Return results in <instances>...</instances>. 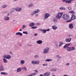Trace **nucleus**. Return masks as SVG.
<instances>
[{
  "label": "nucleus",
  "instance_id": "nucleus-10",
  "mask_svg": "<svg viewBox=\"0 0 76 76\" xmlns=\"http://www.w3.org/2000/svg\"><path fill=\"white\" fill-rule=\"evenodd\" d=\"M76 18V17L75 16V15L74 14H73L72 15V17L71 18V19H72V20H75V19Z\"/></svg>",
  "mask_w": 76,
  "mask_h": 76
},
{
  "label": "nucleus",
  "instance_id": "nucleus-28",
  "mask_svg": "<svg viewBox=\"0 0 76 76\" xmlns=\"http://www.w3.org/2000/svg\"><path fill=\"white\" fill-rule=\"evenodd\" d=\"M46 61H53L52 59H47L46 60Z\"/></svg>",
  "mask_w": 76,
  "mask_h": 76
},
{
  "label": "nucleus",
  "instance_id": "nucleus-36",
  "mask_svg": "<svg viewBox=\"0 0 76 76\" xmlns=\"http://www.w3.org/2000/svg\"><path fill=\"white\" fill-rule=\"evenodd\" d=\"M7 7V5H4L3 6H2V8H5V7Z\"/></svg>",
  "mask_w": 76,
  "mask_h": 76
},
{
  "label": "nucleus",
  "instance_id": "nucleus-61",
  "mask_svg": "<svg viewBox=\"0 0 76 76\" xmlns=\"http://www.w3.org/2000/svg\"><path fill=\"white\" fill-rule=\"evenodd\" d=\"M53 76H55V75H53Z\"/></svg>",
  "mask_w": 76,
  "mask_h": 76
},
{
  "label": "nucleus",
  "instance_id": "nucleus-41",
  "mask_svg": "<svg viewBox=\"0 0 76 76\" xmlns=\"http://www.w3.org/2000/svg\"><path fill=\"white\" fill-rule=\"evenodd\" d=\"M70 13H73L74 14L75 13V12H74L73 11H70Z\"/></svg>",
  "mask_w": 76,
  "mask_h": 76
},
{
  "label": "nucleus",
  "instance_id": "nucleus-35",
  "mask_svg": "<svg viewBox=\"0 0 76 76\" xmlns=\"http://www.w3.org/2000/svg\"><path fill=\"white\" fill-rule=\"evenodd\" d=\"M31 28L32 29H36V28H37V27L33 26Z\"/></svg>",
  "mask_w": 76,
  "mask_h": 76
},
{
  "label": "nucleus",
  "instance_id": "nucleus-50",
  "mask_svg": "<svg viewBox=\"0 0 76 76\" xmlns=\"http://www.w3.org/2000/svg\"><path fill=\"white\" fill-rule=\"evenodd\" d=\"M37 25H40V23H37Z\"/></svg>",
  "mask_w": 76,
  "mask_h": 76
},
{
  "label": "nucleus",
  "instance_id": "nucleus-4",
  "mask_svg": "<svg viewBox=\"0 0 76 76\" xmlns=\"http://www.w3.org/2000/svg\"><path fill=\"white\" fill-rule=\"evenodd\" d=\"M48 50H49V48H47L44 49V51L43 52V53H44V54L48 53Z\"/></svg>",
  "mask_w": 76,
  "mask_h": 76
},
{
  "label": "nucleus",
  "instance_id": "nucleus-13",
  "mask_svg": "<svg viewBox=\"0 0 76 76\" xmlns=\"http://www.w3.org/2000/svg\"><path fill=\"white\" fill-rule=\"evenodd\" d=\"M35 25V23H30L29 24V25L30 26H34Z\"/></svg>",
  "mask_w": 76,
  "mask_h": 76
},
{
  "label": "nucleus",
  "instance_id": "nucleus-39",
  "mask_svg": "<svg viewBox=\"0 0 76 76\" xmlns=\"http://www.w3.org/2000/svg\"><path fill=\"white\" fill-rule=\"evenodd\" d=\"M43 66H47V64H43Z\"/></svg>",
  "mask_w": 76,
  "mask_h": 76
},
{
  "label": "nucleus",
  "instance_id": "nucleus-18",
  "mask_svg": "<svg viewBox=\"0 0 76 76\" xmlns=\"http://www.w3.org/2000/svg\"><path fill=\"white\" fill-rule=\"evenodd\" d=\"M16 35H20V36H22V34L19 32H18L16 33Z\"/></svg>",
  "mask_w": 76,
  "mask_h": 76
},
{
  "label": "nucleus",
  "instance_id": "nucleus-37",
  "mask_svg": "<svg viewBox=\"0 0 76 76\" xmlns=\"http://www.w3.org/2000/svg\"><path fill=\"white\" fill-rule=\"evenodd\" d=\"M22 69H23V70H26L27 69H26V67H24L22 68Z\"/></svg>",
  "mask_w": 76,
  "mask_h": 76
},
{
  "label": "nucleus",
  "instance_id": "nucleus-1",
  "mask_svg": "<svg viewBox=\"0 0 76 76\" xmlns=\"http://www.w3.org/2000/svg\"><path fill=\"white\" fill-rule=\"evenodd\" d=\"M62 18L64 20H69L70 18H69V15L67 14H65L63 15V16H62Z\"/></svg>",
  "mask_w": 76,
  "mask_h": 76
},
{
  "label": "nucleus",
  "instance_id": "nucleus-11",
  "mask_svg": "<svg viewBox=\"0 0 76 76\" xmlns=\"http://www.w3.org/2000/svg\"><path fill=\"white\" fill-rule=\"evenodd\" d=\"M70 45V44H66L65 46L64 47V48H67V47L69 46V45Z\"/></svg>",
  "mask_w": 76,
  "mask_h": 76
},
{
  "label": "nucleus",
  "instance_id": "nucleus-49",
  "mask_svg": "<svg viewBox=\"0 0 76 76\" xmlns=\"http://www.w3.org/2000/svg\"><path fill=\"white\" fill-rule=\"evenodd\" d=\"M46 30V31H50V29H48Z\"/></svg>",
  "mask_w": 76,
  "mask_h": 76
},
{
  "label": "nucleus",
  "instance_id": "nucleus-22",
  "mask_svg": "<svg viewBox=\"0 0 76 76\" xmlns=\"http://www.w3.org/2000/svg\"><path fill=\"white\" fill-rule=\"evenodd\" d=\"M50 71H51V72H55V71H56V69L53 68L52 69H50Z\"/></svg>",
  "mask_w": 76,
  "mask_h": 76
},
{
  "label": "nucleus",
  "instance_id": "nucleus-57",
  "mask_svg": "<svg viewBox=\"0 0 76 76\" xmlns=\"http://www.w3.org/2000/svg\"><path fill=\"white\" fill-rule=\"evenodd\" d=\"M75 6L76 7V3H75Z\"/></svg>",
  "mask_w": 76,
  "mask_h": 76
},
{
  "label": "nucleus",
  "instance_id": "nucleus-44",
  "mask_svg": "<svg viewBox=\"0 0 76 76\" xmlns=\"http://www.w3.org/2000/svg\"><path fill=\"white\" fill-rule=\"evenodd\" d=\"M8 75V73H4V75Z\"/></svg>",
  "mask_w": 76,
  "mask_h": 76
},
{
  "label": "nucleus",
  "instance_id": "nucleus-53",
  "mask_svg": "<svg viewBox=\"0 0 76 76\" xmlns=\"http://www.w3.org/2000/svg\"><path fill=\"white\" fill-rule=\"evenodd\" d=\"M40 76H43V75L41 74L40 75Z\"/></svg>",
  "mask_w": 76,
  "mask_h": 76
},
{
  "label": "nucleus",
  "instance_id": "nucleus-56",
  "mask_svg": "<svg viewBox=\"0 0 76 76\" xmlns=\"http://www.w3.org/2000/svg\"><path fill=\"white\" fill-rule=\"evenodd\" d=\"M19 31H22V29H20L19 30Z\"/></svg>",
  "mask_w": 76,
  "mask_h": 76
},
{
  "label": "nucleus",
  "instance_id": "nucleus-2",
  "mask_svg": "<svg viewBox=\"0 0 76 76\" xmlns=\"http://www.w3.org/2000/svg\"><path fill=\"white\" fill-rule=\"evenodd\" d=\"M63 14V12L59 13H58L57 16H56V18L57 19H60L62 15Z\"/></svg>",
  "mask_w": 76,
  "mask_h": 76
},
{
  "label": "nucleus",
  "instance_id": "nucleus-29",
  "mask_svg": "<svg viewBox=\"0 0 76 76\" xmlns=\"http://www.w3.org/2000/svg\"><path fill=\"white\" fill-rule=\"evenodd\" d=\"M60 9H61V10H65L66 9L65 8L63 7H61L60 8Z\"/></svg>",
  "mask_w": 76,
  "mask_h": 76
},
{
  "label": "nucleus",
  "instance_id": "nucleus-20",
  "mask_svg": "<svg viewBox=\"0 0 76 76\" xmlns=\"http://www.w3.org/2000/svg\"><path fill=\"white\" fill-rule=\"evenodd\" d=\"M41 31L43 32V33H46L47 32V30H41Z\"/></svg>",
  "mask_w": 76,
  "mask_h": 76
},
{
  "label": "nucleus",
  "instance_id": "nucleus-26",
  "mask_svg": "<svg viewBox=\"0 0 76 76\" xmlns=\"http://www.w3.org/2000/svg\"><path fill=\"white\" fill-rule=\"evenodd\" d=\"M63 44V42H59V47H61L62 45Z\"/></svg>",
  "mask_w": 76,
  "mask_h": 76
},
{
  "label": "nucleus",
  "instance_id": "nucleus-6",
  "mask_svg": "<svg viewBox=\"0 0 76 76\" xmlns=\"http://www.w3.org/2000/svg\"><path fill=\"white\" fill-rule=\"evenodd\" d=\"M39 12V10L37 9V11H34L31 15L32 16H33L34 15H35V14H36V13H38Z\"/></svg>",
  "mask_w": 76,
  "mask_h": 76
},
{
  "label": "nucleus",
  "instance_id": "nucleus-43",
  "mask_svg": "<svg viewBox=\"0 0 76 76\" xmlns=\"http://www.w3.org/2000/svg\"><path fill=\"white\" fill-rule=\"evenodd\" d=\"M1 75H4V72H1Z\"/></svg>",
  "mask_w": 76,
  "mask_h": 76
},
{
  "label": "nucleus",
  "instance_id": "nucleus-17",
  "mask_svg": "<svg viewBox=\"0 0 76 76\" xmlns=\"http://www.w3.org/2000/svg\"><path fill=\"white\" fill-rule=\"evenodd\" d=\"M57 28V26H52V28L53 29H54V30H55V29H56Z\"/></svg>",
  "mask_w": 76,
  "mask_h": 76
},
{
  "label": "nucleus",
  "instance_id": "nucleus-7",
  "mask_svg": "<svg viewBox=\"0 0 76 76\" xmlns=\"http://www.w3.org/2000/svg\"><path fill=\"white\" fill-rule=\"evenodd\" d=\"M50 15L48 13H46L45 14V16L44 18L45 19H48V17H50Z\"/></svg>",
  "mask_w": 76,
  "mask_h": 76
},
{
  "label": "nucleus",
  "instance_id": "nucleus-60",
  "mask_svg": "<svg viewBox=\"0 0 76 76\" xmlns=\"http://www.w3.org/2000/svg\"><path fill=\"white\" fill-rule=\"evenodd\" d=\"M9 14H8V15H7V16H9Z\"/></svg>",
  "mask_w": 76,
  "mask_h": 76
},
{
  "label": "nucleus",
  "instance_id": "nucleus-30",
  "mask_svg": "<svg viewBox=\"0 0 76 76\" xmlns=\"http://www.w3.org/2000/svg\"><path fill=\"white\" fill-rule=\"evenodd\" d=\"M3 60H4V63H7V60H6V59L4 58L3 59Z\"/></svg>",
  "mask_w": 76,
  "mask_h": 76
},
{
  "label": "nucleus",
  "instance_id": "nucleus-58",
  "mask_svg": "<svg viewBox=\"0 0 76 76\" xmlns=\"http://www.w3.org/2000/svg\"><path fill=\"white\" fill-rule=\"evenodd\" d=\"M10 53L11 54H12V53Z\"/></svg>",
  "mask_w": 76,
  "mask_h": 76
},
{
  "label": "nucleus",
  "instance_id": "nucleus-55",
  "mask_svg": "<svg viewBox=\"0 0 76 76\" xmlns=\"http://www.w3.org/2000/svg\"><path fill=\"white\" fill-rule=\"evenodd\" d=\"M64 76H68V75H64Z\"/></svg>",
  "mask_w": 76,
  "mask_h": 76
},
{
  "label": "nucleus",
  "instance_id": "nucleus-19",
  "mask_svg": "<svg viewBox=\"0 0 76 76\" xmlns=\"http://www.w3.org/2000/svg\"><path fill=\"white\" fill-rule=\"evenodd\" d=\"M4 19L6 20H9V18L8 17H4Z\"/></svg>",
  "mask_w": 76,
  "mask_h": 76
},
{
  "label": "nucleus",
  "instance_id": "nucleus-52",
  "mask_svg": "<svg viewBox=\"0 0 76 76\" xmlns=\"http://www.w3.org/2000/svg\"><path fill=\"white\" fill-rule=\"evenodd\" d=\"M34 71H35L36 72V73H38V70H34Z\"/></svg>",
  "mask_w": 76,
  "mask_h": 76
},
{
  "label": "nucleus",
  "instance_id": "nucleus-40",
  "mask_svg": "<svg viewBox=\"0 0 76 76\" xmlns=\"http://www.w3.org/2000/svg\"><path fill=\"white\" fill-rule=\"evenodd\" d=\"M72 19H71V20H67L66 21V22H70L72 21Z\"/></svg>",
  "mask_w": 76,
  "mask_h": 76
},
{
  "label": "nucleus",
  "instance_id": "nucleus-5",
  "mask_svg": "<svg viewBox=\"0 0 76 76\" xmlns=\"http://www.w3.org/2000/svg\"><path fill=\"white\" fill-rule=\"evenodd\" d=\"M4 58H6L7 59H10L11 57V56L10 55H5L4 56Z\"/></svg>",
  "mask_w": 76,
  "mask_h": 76
},
{
  "label": "nucleus",
  "instance_id": "nucleus-16",
  "mask_svg": "<svg viewBox=\"0 0 76 76\" xmlns=\"http://www.w3.org/2000/svg\"><path fill=\"white\" fill-rule=\"evenodd\" d=\"M0 71H3V70H4V68H3V65H1L0 66Z\"/></svg>",
  "mask_w": 76,
  "mask_h": 76
},
{
  "label": "nucleus",
  "instance_id": "nucleus-21",
  "mask_svg": "<svg viewBox=\"0 0 76 76\" xmlns=\"http://www.w3.org/2000/svg\"><path fill=\"white\" fill-rule=\"evenodd\" d=\"M67 50L68 51H71V49L70 47H68L67 48Z\"/></svg>",
  "mask_w": 76,
  "mask_h": 76
},
{
  "label": "nucleus",
  "instance_id": "nucleus-15",
  "mask_svg": "<svg viewBox=\"0 0 76 76\" xmlns=\"http://www.w3.org/2000/svg\"><path fill=\"white\" fill-rule=\"evenodd\" d=\"M21 8H17L15 9V10L16 11H18V12H19V11H20L21 10Z\"/></svg>",
  "mask_w": 76,
  "mask_h": 76
},
{
  "label": "nucleus",
  "instance_id": "nucleus-31",
  "mask_svg": "<svg viewBox=\"0 0 76 76\" xmlns=\"http://www.w3.org/2000/svg\"><path fill=\"white\" fill-rule=\"evenodd\" d=\"M36 74H37L36 73H32L31 75V76H35V75H36Z\"/></svg>",
  "mask_w": 76,
  "mask_h": 76
},
{
  "label": "nucleus",
  "instance_id": "nucleus-9",
  "mask_svg": "<svg viewBox=\"0 0 76 76\" xmlns=\"http://www.w3.org/2000/svg\"><path fill=\"white\" fill-rule=\"evenodd\" d=\"M50 72H47L43 74V76H50Z\"/></svg>",
  "mask_w": 76,
  "mask_h": 76
},
{
  "label": "nucleus",
  "instance_id": "nucleus-12",
  "mask_svg": "<svg viewBox=\"0 0 76 76\" xmlns=\"http://www.w3.org/2000/svg\"><path fill=\"white\" fill-rule=\"evenodd\" d=\"M71 39H71V38H70L69 39H66V41L67 42H70V41H71Z\"/></svg>",
  "mask_w": 76,
  "mask_h": 76
},
{
  "label": "nucleus",
  "instance_id": "nucleus-8",
  "mask_svg": "<svg viewBox=\"0 0 76 76\" xmlns=\"http://www.w3.org/2000/svg\"><path fill=\"white\" fill-rule=\"evenodd\" d=\"M69 27L70 29H73L74 27H73V24L72 23H70L69 24Z\"/></svg>",
  "mask_w": 76,
  "mask_h": 76
},
{
  "label": "nucleus",
  "instance_id": "nucleus-45",
  "mask_svg": "<svg viewBox=\"0 0 76 76\" xmlns=\"http://www.w3.org/2000/svg\"><path fill=\"white\" fill-rule=\"evenodd\" d=\"M38 35V34L37 33H35L34 34V36H37Z\"/></svg>",
  "mask_w": 76,
  "mask_h": 76
},
{
  "label": "nucleus",
  "instance_id": "nucleus-38",
  "mask_svg": "<svg viewBox=\"0 0 76 76\" xmlns=\"http://www.w3.org/2000/svg\"><path fill=\"white\" fill-rule=\"evenodd\" d=\"M26 26H25V25H23V27L22 28V29H24V28H25Z\"/></svg>",
  "mask_w": 76,
  "mask_h": 76
},
{
  "label": "nucleus",
  "instance_id": "nucleus-42",
  "mask_svg": "<svg viewBox=\"0 0 76 76\" xmlns=\"http://www.w3.org/2000/svg\"><path fill=\"white\" fill-rule=\"evenodd\" d=\"M68 9L69 10H72V8L70 7H68Z\"/></svg>",
  "mask_w": 76,
  "mask_h": 76
},
{
  "label": "nucleus",
  "instance_id": "nucleus-32",
  "mask_svg": "<svg viewBox=\"0 0 76 76\" xmlns=\"http://www.w3.org/2000/svg\"><path fill=\"white\" fill-rule=\"evenodd\" d=\"M36 61V64H39V61Z\"/></svg>",
  "mask_w": 76,
  "mask_h": 76
},
{
  "label": "nucleus",
  "instance_id": "nucleus-33",
  "mask_svg": "<svg viewBox=\"0 0 76 76\" xmlns=\"http://www.w3.org/2000/svg\"><path fill=\"white\" fill-rule=\"evenodd\" d=\"M15 11V9H14V8H12L11 10V12H13Z\"/></svg>",
  "mask_w": 76,
  "mask_h": 76
},
{
  "label": "nucleus",
  "instance_id": "nucleus-62",
  "mask_svg": "<svg viewBox=\"0 0 76 76\" xmlns=\"http://www.w3.org/2000/svg\"><path fill=\"white\" fill-rule=\"evenodd\" d=\"M68 36V37H69V36H70L69 35Z\"/></svg>",
  "mask_w": 76,
  "mask_h": 76
},
{
  "label": "nucleus",
  "instance_id": "nucleus-59",
  "mask_svg": "<svg viewBox=\"0 0 76 76\" xmlns=\"http://www.w3.org/2000/svg\"><path fill=\"white\" fill-rule=\"evenodd\" d=\"M56 46H57V44H56Z\"/></svg>",
  "mask_w": 76,
  "mask_h": 76
},
{
  "label": "nucleus",
  "instance_id": "nucleus-14",
  "mask_svg": "<svg viewBox=\"0 0 76 76\" xmlns=\"http://www.w3.org/2000/svg\"><path fill=\"white\" fill-rule=\"evenodd\" d=\"M37 43L39 44H41L42 43V42L41 40H38L37 41Z\"/></svg>",
  "mask_w": 76,
  "mask_h": 76
},
{
  "label": "nucleus",
  "instance_id": "nucleus-47",
  "mask_svg": "<svg viewBox=\"0 0 76 76\" xmlns=\"http://www.w3.org/2000/svg\"><path fill=\"white\" fill-rule=\"evenodd\" d=\"M70 64L69 63H67L66 64V66H69V65Z\"/></svg>",
  "mask_w": 76,
  "mask_h": 76
},
{
  "label": "nucleus",
  "instance_id": "nucleus-54",
  "mask_svg": "<svg viewBox=\"0 0 76 76\" xmlns=\"http://www.w3.org/2000/svg\"><path fill=\"white\" fill-rule=\"evenodd\" d=\"M18 0H14V1H17Z\"/></svg>",
  "mask_w": 76,
  "mask_h": 76
},
{
  "label": "nucleus",
  "instance_id": "nucleus-51",
  "mask_svg": "<svg viewBox=\"0 0 76 76\" xmlns=\"http://www.w3.org/2000/svg\"><path fill=\"white\" fill-rule=\"evenodd\" d=\"M56 19H53V21H54V22H56Z\"/></svg>",
  "mask_w": 76,
  "mask_h": 76
},
{
  "label": "nucleus",
  "instance_id": "nucleus-46",
  "mask_svg": "<svg viewBox=\"0 0 76 76\" xmlns=\"http://www.w3.org/2000/svg\"><path fill=\"white\" fill-rule=\"evenodd\" d=\"M35 57V58H38V55H36Z\"/></svg>",
  "mask_w": 76,
  "mask_h": 76
},
{
  "label": "nucleus",
  "instance_id": "nucleus-3",
  "mask_svg": "<svg viewBox=\"0 0 76 76\" xmlns=\"http://www.w3.org/2000/svg\"><path fill=\"white\" fill-rule=\"evenodd\" d=\"M75 0H62L63 2H65L66 3H70L72 1H75Z\"/></svg>",
  "mask_w": 76,
  "mask_h": 76
},
{
  "label": "nucleus",
  "instance_id": "nucleus-34",
  "mask_svg": "<svg viewBox=\"0 0 76 76\" xmlns=\"http://www.w3.org/2000/svg\"><path fill=\"white\" fill-rule=\"evenodd\" d=\"M23 34H26V35H27V34H28V32L27 31H23Z\"/></svg>",
  "mask_w": 76,
  "mask_h": 76
},
{
  "label": "nucleus",
  "instance_id": "nucleus-24",
  "mask_svg": "<svg viewBox=\"0 0 76 76\" xmlns=\"http://www.w3.org/2000/svg\"><path fill=\"white\" fill-rule=\"evenodd\" d=\"M31 63L33 64H36V61H31Z\"/></svg>",
  "mask_w": 76,
  "mask_h": 76
},
{
  "label": "nucleus",
  "instance_id": "nucleus-27",
  "mask_svg": "<svg viewBox=\"0 0 76 76\" xmlns=\"http://www.w3.org/2000/svg\"><path fill=\"white\" fill-rule=\"evenodd\" d=\"M24 63H25V62L24 61L22 60L21 61L20 64H23Z\"/></svg>",
  "mask_w": 76,
  "mask_h": 76
},
{
  "label": "nucleus",
  "instance_id": "nucleus-48",
  "mask_svg": "<svg viewBox=\"0 0 76 76\" xmlns=\"http://www.w3.org/2000/svg\"><path fill=\"white\" fill-rule=\"evenodd\" d=\"M32 6V4H30L29 5V7H31Z\"/></svg>",
  "mask_w": 76,
  "mask_h": 76
},
{
  "label": "nucleus",
  "instance_id": "nucleus-23",
  "mask_svg": "<svg viewBox=\"0 0 76 76\" xmlns=\"http://www.w3.org/2000/svg\"><path fill=\"white\" fill-rule=\"evenodd\" d=\"M20 71H21V69H20V68H19L17 69V72H20Z\"/></svg>",
  "mask_w": 76,
  "mask_h": 76
},
{
  "label": "nucleus",
  "instance_id": "nucleus-25",
  "mask_svg": "<svg viewBox=\"0 0 76 76\" xmlns=\"http://www.w3.org/2000/svg\"><path fill=\"white\" fill-rule=\"evenodd\" d=\"M71 48V51H72V50H75V48L74 47H72L70 48Z\"/></svg>",
  "mask_w": 76,
  "mask_h": 76
}]
</instances>
